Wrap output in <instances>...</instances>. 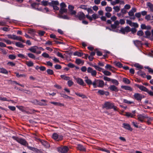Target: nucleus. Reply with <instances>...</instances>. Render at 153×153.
I'll return each mask as SVG.
<instances>
[{"mask_svg": "<svg viewBox=\"0 0 153 153\" xmlns=\"http://www.w3.org/2000/svg\"><path fill=\"white\" fill-rule=\"evenodd\" d=\"M47 101L44 100H42L39 102V104L41 105H46Z\"/></svg>", "mask_w": 153, "mask_h": 153, "instance_id": "bb28decb", "label": "nucleus"}, {"mask_svg": "<svg viewBox=\"0 0 153 153\" xmlns=\"http://www.w3.org/2000/svg\"><path fill=\"white\" fill-rule=\"evenodd\" d=\"M0 41H2L5 42L7 44L10 45L12 43V42L10 40L6 39H0Z\"/></svg>", "mask_w": 153, "mask_h": 153, "instance_id": "72a5a7b5", "label": "nucleus"}, {"mask_svg": "<svg viewBox=\"0 0 153 153\" xmlns=\"http://www.w3.org/2000/svg\"><path fill=\"white\" fill-rule=\"evenodd\" d=\"M42 56L44 57L45 58H49V56L46 53H44L42 54Z\"/></svg>", "mask_w": 153, "mask_h": 153, "instance_id": "5fc2aeb1", "label": "nucleus"}, {"mask_svg": "<svg viewBox=\"0 0 153 153\" xmlns=\"http://www.w3.org/2000/svg\"><path fill=\"white\" fill-rule=\"evenodd\" d=\"M126 23L131 27H133L135 28H137L138 27V25L137 23L133 22L129 20H127Z\"/></svg>", "mask_w": 153, "mask_h": 153, "instance_id": "1a4fd4ad", "label": "nucleus"}, {"mask_svg": "<svg viewBox=\"0 0 153 153\" xmlns=\"http://www.w3.org/2000/svg\"><path fill=\"white\" fill-rule=\"evenodd\" d=\"M39 5V4H37L36 3H34L31 4L32 7L35 9H36V7H37Z\"/></svg>", "mask_w": 153, "mask_h": 153, "instance_id": "680f3d73", "label": "nucleus"}, {"mask_svg": "<svg viewBox=\"0 0 153 153\" xmlns=\"http://www.w3.org/2000/svg\"><path fill=\"white\" fill-rule=\"evenodd\" d=\"M143 34V33L142 30H139L137 32V35L139 36H141Z\"/></svg>", "mask_w": 153, "mask_h": 153, "instance_id": "0e129e2a", "label": "nucleus"}, {"mask_svg": "<svg viewBox=\"0 0 153 153\" xmlns=\"http://www.w3.org/2000/svg\"><path fill=\"white\" fill-rule=\"evenodd\" d=\"M60 76L61 77L62 79L66 80H69L70 79V77L69 76H66L65 75H61Z\"/></svg>", "mask_w": 153, "mask_h": 153, "instance_id": "f704fd0d", "label": "nucleus"}, {"mask_svg": "<svg viewBox=\"0 0 153 153\" xmlns=\"http://www.w3.org/2000/svg\"><path fill=\"white\" fill-rule=\"evenodd\" d=\"M76 63L78 65L81 64L83 65L84 64V62L83 61L81 60V59H76L75 61Z\"/></svg>", "mask_w": 153, "mask_h": 153, "instance_id": "393cba45", "label": "nucleus"}, {"mask_svg": "<svg viewBox=\"0 0 153 153\" xmlns=\"http://www.w3.org/2000/svg\"><path fill=\"white\" fill-rule=\"evenodd\" d=\"M123 81L124 82L127 84H129L130 83L129 80L126 78H123Z\"/></svg>", "mask_w": 153, "mask_h": 153, "instance_id": "6e6d98bb", "label": "nucleus"}, {"mask_svg": "<svg viewBox=\"0 0 153 153\" xmlns=\"http://www.w3.org/2000/svg\"><path fill=\"white\" fill-rule=\"evenodd\" d=\"M74 78L78 84L82 86L85 85V84L84 81L81 78L79 77L76 78L75 77H74Z\"/></svg>", "mask_w": 153, "mask_h": 153, "instance_id": "39448f33", "label": "nucleus"}, {"mask_svg": "<svg viewBox=\"0 0 153 153\" xmlns=\"http://www.w3.org/2000/svg\"><path fill=\"white\" fill-rule=\"evenodd\" d=\"M27 55L28 56L32 59H35V55L32 53H29L27 54Z\"/></svg>", "mask_w": 153, "mask_h": 153, "instance_id": "37998d69", "label": "nucleus"}, {"mask_svg": "<svg viewBox=\"0 0 153 153\" xmlns=\"http://www.w3.org/2000/svg\"><path fill=\"white\" fill-rule=\"evenodd\" d=\"M120 31L122 33L125 34L126 33L130 32V28L129 27H126L124 28H121Z\"/></svg>", "mask_w": 153, "mask_h": 153, "instance_id": "9d476101", "label": "nucleus"}, {"mask_svg": "<svg viewBox=\"0 0 153 153\" xmlns=\"http://www.w3.org/2000/svg\"><path fill=\"white\" fill-rule=\"evenodd\" d=\"M145 68L147 69L148 70L149 73L152 74L153 73V70L149 67L145 66Z\"/></svg>", "mask_w": 153, "mask_h": 153, "instance_id": "49530a36", "label": "nucleus"}, {"mask_svg": "<svg viewBox=\"0 0 153 153\" xmlns=\"http://www.w3.org/2000/svg\"><path fill=\"white\" fill-rule=\"evenodd\" d=\"M8 38L9 39H12L15 40V35H10L9 34L7 35Z\"/></svg>", "mask_w": 153, "mask_h": 153, "instance_id": "c03bdc74", "label": "nucleus"}, {"mask_svg": "<svg viewBox=\"0 0 153 153\" xmlns=\"http://www.w3.org/2000/svg\"><path fill=\"white\" fill-rule=\"evenodd\" d=\"M92 16L93 19H96L99 17L98 16L97 14L95 13L93 14Z\"/></svg>", "mask_w": 153, "mask_h": 153, "instance_id": "13d9d810", "label": "nucleus"}, {"mask_svg": "<svg viewBox=\"0 0 153 153\" xmlns=\"http://www.w3.org/2000/svg\"><path fill=\"white\" fill-rule=\"evenodd\" d=\"M93 66L97 70L99 71H100L102 70V68L100 67L99 66L94 65Z\"/></svg>", "mask_w": 153, "mask_h": 153, "instance_id": "4d7b16f0", "label": "nucleus"}, {"mask_svg": "<svg viewBox=\"0 0 153 153\" xmlns=\"http://www.w3.org/2000/svg\"><path fill=\"white\" fill-rule=\"evenodd\" d=\"M12 138L22 145L26 146L27 144V142L24 139L18 138L17 137L14 136L12 137Z\"/></svg>", "mask_w": 153, "mask_h": 153, "instance_id": "f03ea898", "label": "nucleus"}, {"mask_svg": "<svg viewBox=\"0 0 153 153\" xmlns=\"http://www.w3.org/2000/svg\"><path fill=\"white\" fill-rule=\"evenodd\" d=\"M147 119V122L149 124H151V121L153 120V117H148L147 116V117H146Z\"/></svg>", "mask_w": 153, "mask_h": 153, "instance_id": "2f4dec72", "label": "nucleus"}, {"mask_svg": "<svg viewBox=\"0 0 153 153\" xmlns=\"http://www.w3.org/2000/svg\"><path fill=\"white\" fill-rule=\"evenodd\" d=\"M26 64L28 67H31L33 66V63L31 61H27L26 62Z\"/></svg>", "mask_w": 153, "mask_h": 153, "instance_id": "58836bf2", "label": "nucleus"}, {"mask_svg": "<svg viewBox=\"0 0 153 153\" xmlns=\"http://www.w3.org/2000/svg\"><path fill=\"white\" fill-rule=\"evenodd\" d=\"M134 66L138 69H141L143 68V67L141 65L138 63H136L134 65Z\"/></svg>", "mask_w": 153, "mask_h": 153, "instance_id": "de8ad7c7", "label": "nucleus"}, {"mask_svg": "<svg viewBox=\"0 0 153 153\" xmlns=\"http://www.w3.org/2000/svg\"><path fill=\"white\" fill-rule=\"evenodd\" d=\"M147 6L149 7L150 10L152 11H153V4L150 2H148L147 3Z\"/></svg>", "mask_w": 153, "mask_h": 153, "instance_id": "cd10ccee", "label": "nucleus"}, {"mask_svg": "<svg viewBox=\"0 0 153 153\" xmlns=\"http://www.w3.org/2000/svg\"><path fill=\"white\" fill-rule=\"evenodd\" d=\"M145 19H146L147 20V21L151 19V16L150 15H147L145 17Z\"/></svg>", "mask_w": 153, "mask_h": 153, "instance_id": "69168bd1", "label": "nucleus"}, {"mask_svg": "<svg viewBox=\"0 0 153 153\" xmlns=\"http://www.w3.org/2000/svg\"><path fill=\"white\" fill-rule=\"evenodd\" d=\"M78 18L80 20H82L85 18V15L82 12H80L78 13Z\"/></svg>", "mask_w": 153, "mask_h": 153, "instance_id": "f3484780", "label": "nucleus"}, {"mask_svg": "<svg viewBox=\"0 0 153 153\" xmlns=\"http://www.w3.org/2000/svg\"><path fill=\"white\" fill-rule=\"evenodd\" d=\"M104 80L107 81H111V79L110 78L106 76H104L103 78Z\"/></svg>", "mask_w": 153, "mask_h": 153, "instance_id": "e2e57ef3", "label": "nucleus"}, {"mask_svg": "<svg viewBox=\"0 0 153 153\" xmlns=\"http://www.w3.org/2000/svg\"><path fill=\"white\" fill-rule=\"evenodd\" d=\"M102 72L104 74V75L106 76H109L111 74V72L107 71H102Z\"/></svg>", "mask_w": 153, "mask_h": 153, "instance_id": "4c0bfd02", "label": "nucleus"}, {"mask_svg": "<svg viewBox=\"0 0 153 153\" xmlns=\"http://www.w3.org/2000/svg\"><path fill=\"white\" fill-rule=\"evenodd\" d=\"M97 93L100 94V95H103L105 94V91L102 90H99L98 91Z\"/></svg>", "mask_w": 153, "mask_h": 153, "instance_id": "338daca9", "label": "nucleus"}, {"mask_svg": "<svg viewBox=\"0 0 153 153\" xmlns=\"http://www.w3.org/2000/svg\"><path fill=\"white\" fill-rule=\"evenodd\" d=\"M16 45L19 47L22 48L24 47L23 44L20 42H17L15 43Z\"/></svg>", "mask_w": 153, "mask_h": 153, "instance_id": "ea45409f", "label": "nucleus"}, {"mask_svg": "<svg viewBox=\"0 0 153 153\" xmlns=\"http://www.w3.org/2000/svg\"><path fill=\"white\" fill-rule=\"evenodd\" d=\"M97 87L102 88L104 85V82L103 80L98 79Z\"/></svg>", "mask_w": 153, "mask_h": 153, "instance_id": "dca6fc26", "label": "nucleus"}, {"mask_svg": "<svg viewBox=\"0 0 153 153\" xmlns=\"http://www.w3.org/2000/svg\"><path fill=\"white\" fill-rule=\"evenodd\" d=\"M135 111H132L131 113L126 112V114L125 115L128 117H134L135 116Z\"/></svg>", "mask_w": 153, "mask_h": 153, "instance_id": "ddd939ff", "label": "nucleus"}, {"mask_svg": "<svg viewBox=\"0 0 153 153\" xmlns=\"http://www.w3.org/2000/svg\"><path fill=\"white\" fill-rule=\"evenodd\" d=\"M137 74L143 77H144L146 76L145 74L141 70H139L138 71Z\"/></svg>", "mask_w": 153, "mask_h": 153, "instance_id": "e433bc0d", "label": "nucleus"}, {"mask_svg": "<svg viewBox=\"0 0 153 153\" xmlns=\"http://www.w3.org/2000/svg\"><path fill=\"white\" fill-rule=\"evenodd\" d=\"M68 84L69 86L70 87L74 84V82L71 80H69L68 82Z\"/></svg>", "mask_w": 153, "mask_h": 153, "instance_id": "bf43d9fd", "label": "nucleus"}, {"mask_svg": "<svg viewBox=\"0 0 153 153\" xmlns=\"http://www.w3.org/2000/svg\"><path fill=\"white\" fill-rule=\"evenodd\" d=\"M111 81L113 83L115 84L116 85H117L119 84L118 81L116 79H111Z\"/></svg>", "mask_w": 153, "mask_h": 153, "instance_id": "8fccbe9b", "label": "nucleus"}, {"mask_svg": "<svg viewBox=\"0 0 153 153\" xmlns=\"http://www.w3.org/2000/svg\"><path fill=\"white\" fill-rule=\"evenodd\" d=\"M113 9L115 12H118L120 10V6H114L113 8Z\"/></svg>", "mask_w": 153, "mask_h": 153, "instance_id": "7c9ffc66", "label": "nucleus"}, {"mask_svg": "<svg viewBox=\"0 0 153 153\" xmlns=\"http://www.w3.org/2000/svg\"><path fill=\"white\" fill-rule=\"evenodd\" d=\"M50 103L51 104H53L55 105L59 106H64V104L62 103H61L59 102H51Z\"/></svg>", "mask_w": 153, "mask_h": 153, "instance_id": "aec40b11", "label": "nucleus"}, {"mask_svg": "<svg viewBox=\"0 0 153 153\" xmlns=\"http://www.w3.org/2000/svg\"><path fill=\"white\" fill-rule=\"evenodd\" d=\"M137 119L138 120L141 122H143L144 121V119H146V117H147V115L143 114H139L137 116Z\"/></svg>", "mask_w": 153, "mask_h": 153, "instance_id": "0eeeda50", "label": "nucleus"}, {"mask_svg": "<svg viewBox=\"0 0 153 153\" xmlns=\"http://www.w3.org/2000/svg\"><path fill=\"white\" fill-rule=\"evenodd\" d=\"M123 127L125 128L128 130L132 131V129L130 127L129 124L126 123H124L123 124Z\"/></svg>", "mask_w": 153, "mask_h": 153, "instance_id": "4468645a", "label": "nucleus"}, {"mask_svg": "<svg viewBox=\"0 0 153 153\" xmlns=\"http://www.w3.org/2000/svg\"><path fill=\"white\" fill-rule=\"evenodd\" d=\"M48 74L49 75H52L53 74V72L52 70L50 69H48L47 70Z\"/></svg>", "mask_w": 153, "mask_h": 153, "instance_id": "3c124183", "label": "nucleus"}, {"mask_svg": "<svg viewBox=\"0 0 153 153\" xmlns=\"http://www.w3.org/2000/svg\"><path fill=\"white\" fill-rule=\"evenodd\" d=\"M146 92H147L149 95L151 96H153V92L149 90L148 89H147V91H146Z\"/></svg>", "mask_w": 153, "mask_h": 153, "instance_id": "052dcab7", "label": "nucleus"}, {"mask_svg": "<svg viewBox=\"0 0 153 153\" xmlns=\"http://www.w3.org/2000/svg\"><path fill=\"white\" fill-rule=\"evenodd\" d=\"M15 74H16V76L18 77H25L27 76V75L25 74H19L18 73H16Z\"/></svg>", "mask_w": 153, "mask_h": 153, "instance_id": "c756f323", "label": "nucleus"}, {"mask_svg": "<svg viewBox=\"0 0 153 153\" xmlns=\"http://www.w3.org/2000/svg\"><path fill=\"white\" fill-rule=\"evenodd\" d=\"M0 73L5 74H7L8 72L5 68H0Z\"/></svg>", "mask_w": 153, "mask_h": 153, "instance_id": "a878e982", "label": "nucleus"}, {"mask_svg": "<svg viewBox=\"0 0 153 153\" xmlns=\"http://www.w3.org/2000/svg\"><path fill=\"white\" fill-rule=\"evenodd\" d=\"M119 24V22L118 21H116L114 22V24L111 25V27L113 31H117L115 30V29L117 27Z\"/></svg>", "mask_w": 153, "mask_h": 153, "instance_id": "9b49d317", "label": "nucleus"}, {"mask_svg": "<svg viewBox=\"0 0 153 153\" xmlns=\"http://www.w3.org/2000/svg\"><path fill=\"white\" fill-rule=\"evenodd\" d=\"M113 104V103L110 102H105L103 105V108L107 109L112 108Z\"/></svg>", "mask_w": 153, "mask_h": 153, "instance_id": "7ed1b4c3", "label": "nucleus"}, {"mask_svg": "<svg viewBox=\"0 0 153 153\" xmlns=\"http://www.w3.org/2000/svg\"><path fill=\"white\" fill-rule=\"evenodd\" d=\"M87 72L88 73H90L91 75L93 76H96L97 73L95 70H94L91 67H89L88 68Z\"/></svg>", "mask_w": 153, "mask_h": 153, "instance_id": "423d86ee", "label": "nucleus"}, {"mask_svg": "<svg viewBox=\"0 0 153 153\" xmlns=\"http://www.w3.org/2000/svg\"><path fill=\"white\" fill-rule=\"evenodd\" d=\"M85 82L88 85H91L92 84V82L91 79H88V77L87 76H86L85 77Z\"/></svg>", "mask_w": 153, "mask_h": 153, "instance_id": "4be33fe9", "label": "nucleus"}, {"mask_svg": "<svg viewBox=\"0 0 153 153\" xmlns=\"http://www.w3.org/2000/svg\"><path fill=\"white\" fill-rule=\"evenodd\" d=\"M105 10L107 12H110L112 10V8L110 7L107 6L105 8Z\"/></svg>", "mask_w": 153, "mask_h": 153, "instance_id": "a18cd8bd", "label": "nucleus"}, {"mask_svg": "<svg viewBox=\"0 0 153 153\" xmlns=\"http://www.w3.org/2000/svg\"><path fill=\"white\" fill-rule=\"evenodd\" d=\"M52 137L54 140H61L62 139V137L61 136H59L56 133H53L52 135Z\"/></svg>", "mask_w": 153, "mask_h": 153, "instance_id": "6e6552de", "label": "nucleus"}, {"mask_svg": "<svg viewBox=\"0 0 153 153\" xmlns=\"http://www.w3.org/2000/svg\"><path fill=\"white\" fill-rule=\"evenodd\" d=\"M145 33L146 35V38H149V36L151 35V33L148 30H147L145 32Z\"/></svg>", "mask_w": 153, "mask_h": 153, "instance_id": "09e8293b", "label": "nucleus"}, {"mask_svg": "<svg viewBox=\"0 0 153 153\" xmlns=\"http://www.w3.org/2000/svg\"><path fill=\"white\" fill-rule=\"evenodd\" d=\"M134 98L137 100H141L143 98V97L142 95L138 93L135 94L134 95Z\"/></svg>", "mask_w": 153, "mask_h": 153, "instance_id": "f8f14e48", "label": "nucleus"}, {"mask_svg": "<svg viewBox=\"0 0 153 153\" xmlns=\"http://www.w3.org/2000/svg\"><path fill=\"white\" fill-rule=\"evenodd\" d=\"M134 42L135 45L137 47L141 46L142 45L141 42L137 40L134 41Z\"/></svg>", "mask_w": 153, "mask_h": 153, "instance_id": "b1692460", "label": "nucleus"}, {"mask_svg": "<svg viewBox=\"0 0 153 153\" xmlns=\"http://www.w3.org/2000/svg\"><path fill=\"white\" fill-rule=\"evenodd\" d=\"M77 148L80 151H85V148L81 145H78L77 146Z\"/></svg>", "mask_w": 153, "mask_h": 153, "instance_id": "412c9836", "label": "nucleus"}, {"mask_svg": "<svg viewBox=\"0 0 153 153\" xmlns=\"http://www.w3.org/2000/svg\"><path fill=\"white\" fill-rule=\"evenodd\" d=\"M132 123L133 125H134V126L135 127L137 128H138V123H137V122L133 121L132 122Z\"/></svg>", "mask_w": 153, "mask_h": 153, "instance_id": "774afa93", "label": "nucleus"}, {"mask_svg": "<svg viewBox=\"0 0 153 153\" xmlns=\"http://www.w3.org/2000/svg\"><path fill=\"white\" fill-rule=\"evenodd\" d=\"M75 94L77 96L80 97L82 98H86V96L82 94L75 93Z\"/></svg>", "mask_w": 153, "mask_h": 153, "instance_id": "a19ab883", "label": "nucleus"}, {"mask_svg": "<svg viewBox=\"0 0 153 153\" xmlns=\"http://www.w3.org/2000/svg\"><path fill=\"white\" fill-rule=\"evenodd\" d=\"M137 87L139 88L140 90L146 92L147 90V88H146L145 87L141 85H136Z\"/></svg>", "mask_w": 153, "mask_h": 153, "instance_id": "6ab92c4d", "label": "nucleus"}, {"mask_svg": "<svg viewBox=\"0 0 153 153\" xmlns=\"http://www.w3.org/2000/svg\"><path fill=\"white\" fill-rule=\"evenodd\" d=\"M136 11V9L135 8H132L128 12V14L130 16H134V13Z\"/></svg>", "mask_w": 153, "mask_h": 153, "instance_id": "2eb2a0df", "label": "nucleus"}, {"mask_svg": "<svg viewBox=\"0 0 153 153\" xmlns=\"http://www.w3.org/2000/svg\"><path fill=\"white\" fill-rule=\"evenodd\" d=\"M109 88L112 91L117 92L118 91L117 88L114 85H111L109 87Z\"/></svg>", "mask_w": 153, "mask_h": 153, "instance_id": "a211bd4d", "label": "nucleus"}, {"mask_svg": "<svg viewBox=\"0 0 153 153\" xmlns=\"http://www.w3.org/2000/svg\"><path fill=\"white\" fill-rule=\"evenodd\" d=\"M66 7L60 8V12L61 13H63L67 12V9H66Z\"/></svg>", "mask_w": 153, "mask_h": 153, "instance_id": "473e14b6", "label": "nucleus"}, {"mask_svg": "<svg viewBox=\"0 0 153 153\" xmlns=\"http://www.w3.org/2000/svg\"><path fill=\"white\" fill-rule=\"evenodd\" d=\"M28 50L30 52L38 54L41 53V51H44V49L41 47H38L37 46H33L30 47Z\"/></svg>", "mask_w": 153, "mask_h": 153, "instance_id": "f257e3e1", "label": "nucleus"}, {"mask_svg": "<svg viewBox=\"0 0 153 153\" xmlns=\"http://www.w3.org/2000/svg\"><path fill=\"white\" fill-rule=\"evenodd\" d=\"M59 4V3L57 1H52L49 3L50 5L52 6L54 5H58Z\"/></svg>", "mask_w": 153, "mask_h": 153, "instance_id": "5701e85b", "label": "nucleus"}, {"mask_svg": "<svg viewBox=\"0 0 153 153\" xmlns=\"http://www.w3.org/2000/svg\"><path fill=\"white\" fill-rule=\"evenodd\" d=\"M98 79H95L93 82L92 84L93 85V87L94 88H96L97 87Z\"/></svg>", "mask_w": 153, "mask_h": 153, "instance_id": "c85d7f7f", "label": "nucleus"}, {"mask_svg": "<svg viewBox=\"0 0 153 153\" xmlns=\"http://www.w3.org/2000/svg\"><path fill=\"white\" fill-rule=\"evenodd\" d=\"M42 143L43 145L47 147H48L49 146V145H48V143L46 141H43L42 142Z\"/></svg>", "mask_w": 153, "mask_h": 153, "instance_id": "864d4df0", "label": "nucleus"}, {"mask_svg": "<svg viewBox=\"0 0 153 153\" xmlns=\"http://www.w3.org/2000/svg\"><path fill=\"white\" fill-rule=\"evenodd\" d=\"M88 6L86 5H82L79 6V8L84 10H86L87 9Z\"/></svg>", "mask_w": 153, "mask_h": 153, "instance_id": "603ef678", "label": "nucleus"}, {"mask_svg": "<svg viewBox=\"0 0 153 153\" xmlns=\"http://www.w3.org/2000/svg\"><path fill=\"white\" fill-rule=\"evenodd\" d=\"M15 40H18L20 41L23 42H25V41L22 39V37L21 36H18L15 35Z\"/></svg>", "mask_w": 153, "mask_h": 153, "instance_id": "79ce46f5", "label": "nucleus"}, {"mask_svg": "<svg viewBox=\"0 0 153 153\" xmlns=\"http://www.w3.org/2000/svg\"><path fill=\"white\" fill-rule=\"evenodd\" d=\"M57 149L59 152L62 153H66L68 150V148L66 146L58 147Z\"/></svg>", "mask_w": 153, "mask_h": 153, "instance_id": "20e7f679", "label": "nucleus"}, {"mask_svg": "<svg viewBox=\"0 0 153 153\" xmlns=\"http://www.w3.org/2000/svg\"><path fill=\"white\" fill-rule=\"evenodd\" d=\"M73 54L74 56H81L83 55V53L80 52H76L74 53Z\"/></svg>", "mask_w": 153, "mask_h": 153, "instance_id": "c9c22d12", "label": "nucleus"}]
</instances>
